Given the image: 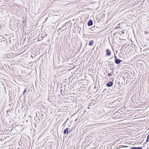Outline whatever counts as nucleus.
I'll list each match as a JSON object with an SVG mask.
<instances>
[{
    "label": "nucleus",
    "mask_w": 149,
    "mask_h": 149,
    "mask_svg": "<svg viewBox=\"0 0 149 149\" xmlns=\"http://www.w3.org/2000/svg\"><path fill=\"white\" fill-rule=\"evenodd\" d=\"M80 134L81 135H82L84 134V130L82 124V127H80Z\"/></svg>",
    "instance_id": "f257e3e1"
},
{
    "label": "nucleus",
    "mask_w": 149,
    "mask_h": 149,
    "mask_svg": "<svg viewBox=\"0 0 149 149\" xmlns=\"http://www.w3.org/2000/svg\"><path fill=\"white\" fill-rule=\"evenodd\" d=\"M69 130H70V129L69 128L65 129L63 131L64 134H66L68 135L69 134Z\"/></svg>",
    "instance_id": "f03ea898"
},
{
    "label": "nucleus",
    "mask_w": 149,
    "mask_h": 149,
    "mask_svg": "<svg viewBox=\"0 0 149 149\" xmlns=\"http://www.w3.org/2000/svg\"><path fill=\"white\" fill-rule=\"evenodd\" d=\"M113 85V83L111 81L107 83L106 84L107 86L108 87H111V86Z\"/></svg>",
    "instance_id": "7ed1b4c3"
},
{
    "label": "nucleus",
    "mask_w": 149,
    "mask_h": 149,
    "mask_svg": "<svg viewBox=\"0 0 149 149\" xmlns=\"http://www.w3.org/2000/svg\"><path fill=\"white\" fill-rule=\"evenodd\" d=\"M111 54V52L109 49L106 50V55L107 56H109Z\"/></svg>",
    "instance_id": "20e7f679"
},
{
    "label": "nucleus",
    "mask_w": 149,
    "mask_h": 149,
    "mask_svg": "<svg viewBox=\"0 0 149 149\" xmlns=\"http://www.w3.org/2000/svg\"><path fill=\"white\" fill-rule=\"evenodd\" d=\"M122 61L121 60L119 59H116L115 61V62L117 64L120 63Z\"/></svg>",
    "instance_id": "39448f33"
},
{
    "label": "nucleus",
    "mask_w": 149,
    "mask_h": 149,
    "mask_svg": "<svg viewBox=\"0 0 149 149\" xmlns=\"http://www.w3.org/2000/svg\"><path fill=\"white\" fill-rule=\"evenodd\" d=\"M93 24V22L92 20H90L88 23V26H91Z\"/></svg>",
    "instance_id": "423d86ee"
},
{
    "label": "nucleus",
    "mask_w": 149,
    "mask_h": 149,
    "mask_svg": "<svg viewBox=\"0 0 149 149\" xmlns=\"http://www.w3.org/2000/svg\"><path fill=\"white\" fill-rule=\"evenodd\" d=\"M131 149H142V148L141 147H132L131 148Z\"/></svg>",
    "instance_id": "0eeeda50"
},
{
    "label": "nucleus",
    "mask_w": 149,
    "mask_h": 149,
    "mask_svg": "<svg viewBox=\"0 0 149 149\" xmlns=\"http://www.w3.org/2000/svg\"><path fill=\"white\" fill-rule=\"evenodd\" d=\"M94 43V41L93 40H91L89 43V45L90 46H92Z\"/></svg>",
    "instance_id": "6e6552de"
},
{
    "label": "nucleus",
    "mask_w": 149,
    "mask_h": 149,
    "mask_svg": "<svg viewBox=\"0 0 149 149\" xmlns=\"http://www.w3.org/2000/svg\"><path fill=\"white\" fill-rule=\"evenodd\" d=\"M83 87L81 86L80 88H79V91H83Z\"/></svg>",
    "instance_id": "1a4fd4ad"
},
{
    "label": "nucleus",
    "mask_w": 149,
    "mask_h": 149,
    "mask_svg": "<svg viewBox=\"0 0 149 149\" xmlns=\"http://www.w3.org/2000/svg\"><path fill=\"white\" fill-rule=\"evenodd\" d=\"M83 138L82 137H81L80 139V142H83V144L84 143V141L83 142Z\"/></svg>",
    "instance_id": "9d476101"
},
{
    "label": "nucleus",
    "mask_w": 149,
    "mask_h": 149,
    "mask_svg": "<svg viewBox=\"0 0 149 149\" xmlns=\"http://www.w3.org/2000/svg\"><path fill=\"white\" fill-rule=\"evenodd\" d=\"M26 87H25L24 88V92H23L22 93V94H23V95H24V93H25L26 92Z\"/></svg>",
    "instance_id": "9b49d317"
},
{
    "label": "nucleus",
    "mask_w": 149,
    "mask_h": 149,
    "mask_svg": "<svg viewBox=\"0 0 149 149\" xmlns=\"http://www.w3.org/2000/svg\"><path fill=\"white\" fill-rule=\"evenodd\" d=\"M53 97L52 96H49V98H48V100L49 101H50L51 102H52V101H51V97Z\"/></svg>",
    "instance_id": "f8f14e48"
},
{
    "label": "nucleus",
    "mask_w": 149,
    "mask_h": 149,
    "mask_svg": "<svg viewBox=\"0 0 149 149\" xmlns=\"http://www.w3.org/2000/svg\"><path fill=\"white\" fill-rule=\"evenodd\" d=\"M10 111H7V114H6V116H9V113H10Z\"/></svg>",
    "instance_id": "ddd939ff"
},
{
    "label": "nucleus",
    "mask_w": 149,
    "mask_h": 149,
    "mask_svg": "<svg viewBox=\"0 0 149 149\" xmlns=\"http://www.w3.org/2000/svg\"><path fill=\"white\" fill-rule=\"evenodd\" d=\"M149 141V134L148 135L146 142Z\"/></svg>",
    "instance_id": "4468645a"
},
{
    "label": "nucleus",
    "mask_w": 149,
    "mask_h": 149,
    "mask_svg": "<svg viewBox=\"0 0 149 149\" xmlns=\"http://www.w3.org/2000/svg\"><path fill=\"white\" fill-rule=\"evenodd\" d=\"M63 27H61V28H59L58 29V31L57 32H58L59 31L61 30L62 29Z\"/></svg>",
    "instance_id": "2eb2a0df"
},
{
    "label": "nucleus",
    "mask_w": 149,
    "mask_h": 149,
    "mask_svg": "<svg viewBox=\"0 0 149 149\" xmlns=\"http://www.w3.org/2000/svg\"><path fill=\"white\" fill-rule=\"evenodd\" d=\"M114 57H115V61L116 60V59H118V58H117L116 56L115 55V56H114Z\"/></svg>",
    "instance_id": "dca6fc26"
},
{
    "label": "nucleus",
    "mask_w": 149,
    "mask_h": 149,
    "mask_svg": "<svg viewBox=\"0 0 149 149\" xmlns=\"http://www.w3.org/2000/svg\"><path fill=\"white\" fill-rule=\"evenodd\" d=\"M111 75V73H109L108 74V76H109Z\"/></svg>",
    "instance_id": "f3484780"
},
{
    "label": "nucleus",
    "mask_w": 149,
    "mask_h": 149,
    "mask_svg": "<svg viewBox=\"0 0 149 149\" xmlns=\"http://www.w3.org/2000/svg\"><path fill=\"white\" fill-rule=\"evenodd\" d=\"M72 131V130H70H70H69V133L70 132Z\"/></svg>",
    "instance_id": "a211bd4d"
},
{
    "label": "nucleus",
    "mask_w": 149,
    "mask_h": 149,
    "mask_svg": "<svg viewBox=\"0 0 149 149\" xmlns=\"http://www.w3.org/2000/svg\"><path fill=\"white\" fill-rule=\"evenodd\" d=\"M82 83V82H81V83H79V85L80 86L81 85V84Z\"/></svg>",
    "instance_id": "6ab92c4d"
},
{
    "label": "nucleus",
    "mask_w": 149,
    "mask_h": 149,
    "mask_svg": "<svg viewBox=\"0 0 149 149\" xmlns=\"http://www.w3.org/2000/svg\"><path fill=\"white\" fill-rule=\"evenodd\" d=\"M123 147H127V146H123Z\"/></svg>",
    "instance_id": "aec40b11"
},
{
    "label": "nucleus",
    "mask_w": 149,
    "mask_h": 149,
    "mask_svg": "<svg viewBox=\"0 0 149 149\" xmlns=\"http://www.w3.org/2000/svg\"><path fill=\"white\" fill-rule=\"evenodd\" d=\"M28 39H30V38H28Z\"/></svg>",
    "instance_id": "412c9836"
},
{
    "label": "nucleus",
    "mask_w": 149,
    "mask_h": 149,
    "mask_svg": "<svg viewBox=\"0 0 149 149\" xmlns=\"http://www.w3.org/2000/svg\"><path fill=\"white\" fill-rule=\"evenodd\" d=\"M28 39H30V38H28Z\"/></svg>",
    "instance_id": "4be33fe9"
},
{
    "label": "nucleus",
    "mask_w": 149,
    "mask_h": 149,
    "mask_svg": "<svg viewBox=\"0 0 149 149\" xmlns=\"http://www.w3.org/2000/svg\"><path fill=\"white\" fill-rule=\"evenodd\" d=\"M28 39H30V38H28Z\"/></svg>",
    "instance_id": "5701e85b"
},
{
    "label": "nucleus",
    "mask_w": 149,
    "mask_h": 149,
    "mask_svg": "<svg viewBox=\"0 0 149 149\" xmlns=\"http://www.w3.org/2000/svg\"><path fill=\"white\" fill-rule=\"evenodd\" d=\"M61 91H62V90H61Z\"/></svg>",
    "instance_id": "b1692460"
},
{
    "label": "nucleus",
    "mask_w": 149,
    "mask_h": 149,
    "mask_svg": "<svg viewBox=\"0 0 149 149\" xmlns=\"http://www.w3.org/2000/svg\"><path fill=\"white\" fill-rule=\"evenodd\" d=\"M81 124H80V126H81Z\"/></svg>",
    "instance_id": "393cba45"
},
{
    "label": "nucleus",
    "mask_w": 149,
    "mask_h": 149,
    "mask_svg": "<svg viewBox=\"0 0 149 149\" xmlns=\"http://www.w3.org/2000/svg\"><path fill=\"white\" fill-rule=\"evenodd\" d=\"M67 23H66L65 24L66 25V24Z\"/></svg>",
    "instance_id": "a878e982"
}]
</instances>
